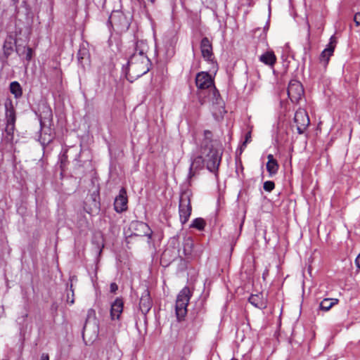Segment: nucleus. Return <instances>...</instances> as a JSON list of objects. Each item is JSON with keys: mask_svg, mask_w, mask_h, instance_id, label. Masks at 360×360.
<instances>
[{"mask_svg": "<svg viewBox=\"0 0 360 360\" xmlns=\"http://www.w3.org/2000/svg\"><path fill=\"white\" fill-rule=\"evenodd\" d=\"M133 51L127 65L122 68L127 79L130 82L146 74L150 67V61L147 56L148 46L146 41H137Z\"/></svg>", "mask_w": 360, "mask_h": 360, "instance_id": "1", "label": "nucleus"}, {"mask_svg": "<svg viewBox=\"0 0 360 360\" xmlns=\"http://www.w3.org/2000/svg\"><path fill=\"white\" fill-rule=\"evenodd\" d=\"M201 154L207 169L211 172L217 173L221 160V150L207 143L202 148Z\"/></svg>", "mask_w": 360, "mask_h": 360, "instance_id": "2", "label": "nucleus"}, {"mask_svg": "<svg viewBox=\"0 0 360 360\" xmlns=\"http://www.w3.org/2000/svg\"><path fill=\"white\" fill-rule=\"evenodd\" d=\"M192 196L193 193L190 188L181 187L179 214L180 221L182 224H185L188 221L191 214L192 206L191 200Z\"/></svg>", "mask_w": 360, "mask_h": 360, "instance_id": "3", "label": "nucleus"}, {"mask_svg": "<svg viewBox=\"0 0 360 360\" xmlns=\"http://www.w3.org/2000/svg\"><path fill=\"white\" fill-rule=\"evenodd\" d=\"M191 296V291L187 287L184 288L177 295L175 304V312L179 321L183 320L187 314V307Z\"/></svg>", "mask_w": 360, "mask_h": 360, "instance_id": "4", "label": "nucleus"}, {"mask_svg": "<svg viewBox=\"0 0 360 360\" xmlns=\"http://www.w3.org/2000/svg\"><path fill=\"white\" fill-rule=\"evenodd\" d=\"M200 46L202 58L212 65V69L216 72L218 69V65L213 56L211 41L207 37H205L201 39Z\"/></svg>", "mask_w": 360, "mask_h": 360, "instance_id": "5", "label": "nucleus"}, {"mask_svg": "<svg viewBox=\"0 0 360 360\" xmlns=\"http://www.w3.org/2000/svg\"><path fill=\"white\" fill-rule=\"evenodd\" d=\"M287 92L289 98L292 103H298L304 95V89L298 80L292 79L289 82Z\"/></svg>", "mask_w": 360, "mask_h": 360, "instance_id": "6", "label": "nucleus"}, {"mask_svg": "<svg viewBox=\"0 0 360 360\" xmlns=\"http://www.w3.org/2000/svg\"><path fill=\"white\" fill-rule=\"evenodd\" d=\"M294 121L296 124L297 132L300 134L304 133L310 123L307 112L301 108L295 112Z\"/></svg>", "mask_w": 360, "mask_h": 360, "instance_id": "7", "label": "nucleus"}, {"mask_svg": "<svg viewBox=\"0 0 360 360\" xmlns=\"http://www.w3.org/2000/svg\"><path fill=\"white\" fill-rule=\"evenodd\" d=\"M6 126L5 131L7 135L12 136L15 130V123L16 121V115L14 108L12 105L6 106Z\"/></svg>", "mask_w": 360, "mask_h": 360, "instance_id": "8", "label": "nucleus"}, {"mask_svg": "<svg viewBox=\"0 0 360 360\" xmlns=\"http://www.w3.org/2000/svg\"><path fill=\"white\" fill-rule=\"evenodd\" d=\"M128 198L127 191L124 188L120 190L119 195L115 198L114 209L116 212L122 213L127 210Z\"/></svg>", "mask_w": 360, "mask_h": 360, "instance_id": "9", "label": "nucleus"}, {"mask_svg": "<svg viewBox=\"0 0 360 360\" xmlns=\"http://www.w3.org/2000/svg\"><path fill=\"white\" fill-rule=\"evenodd\" d=\"M195 84L198 89H208L214 86V79L208 72H200L195 77Z\"/></svg>", "mask_w": 360, "mask_h": 360, "instance_id": "10", "label": "nucleus"}, {"mask_svg": "<svg viewBox=\"0 0 360 360\" xmlns=\"http://www.w3.org/2000/svg\"><path fill=\"white\" fill-rule=\"evenodd\" d=\"M337 44V39L334 36H331L330 41L327 45L326 48L321 52L319 60L324 66L328 63L330 57L333 55L335 47Z\"/></svg>", "mask_w": 360, "mask_h": 360, "instance_id": "11", "label": "nucleus"}, {"mask_svg": "<svg viewBox=\"0 0 360 360\" xmlns=\"http://www.w3.org/2000/svg\"><path fill=\"white\" fill-rule=\"evenodd\" d=\"M124 302L122 298L117 297L110 306V318L112 320L120 319L123 311Z\"/></svg>", "mask_w": 360, "mask_h": 360, "instance_id": "12", "label": "nucleus"}, {"mask_svg": "<svg viewBox=\"0 0 360 360\" xmlns=\"http://www.w3.org/2000/svg\"><path fill=\"white\" fill-rule=\"evenodd\" d=\"M152 307V301L150 299V293L148 290H145L142 293L140 302L139 309L141 313L146 316Z\"/></svg>", "mask_w": 360, "mask_h": 360, "instance_id": "13", "label": "nucleus"}, {"mask_svg": "<svg viewBox=\"0 0 360 360\" xmlns=\"http://www.w3.org/2000/svg\"><path fill=\"white\" fill-rule=\"evenodd\" d=\"M267 163H266V170L269 172L270 176H273L276 174L278 170L279 165L276 159H274V155L272 154H269L267 155Z\"/></svg>", "mask_w": 360, "mask_h": 360, "instance_id": "14", "label": "nucleus"}, {"mask_svg": "<svg viewBox=\"0 0 360 360\" xmlns=\"http://www.w3.org/2000/svg\"><path fill=\"white\" fill-rule=\"evenodd\" d=\"M259 61L268 66L273 67L276 62V56L273 51H266L259 56Z\"/></svg>", "mask_w": 360, "mask_h": 360, "instance_id": "15", "label": "nucleus"}, {"mask_svg": "<svg viewBox=\"0 0 360 360\" xmlns=\"http://www.w3.org/2000/svg\"><path fill=\"white\" fill-rule=\"evenodd\" d=\"M131 226L136 229H140L143 231L144 236H147L148 239H151L153 231L150 230L149 226L142 221H134L131 223Z\"/></svg>", "mask_w": 360, "mask_h": 360, "instance_id": "16", "label": "nucleus"}, {"mask_svg": "<svg viewBox=\"0 0 360 360\" xmlns=\"http://www.w3.org/2000/svg\"><path fill=\"white\" fill-rule=\"evenodd\" d=\"M116 18H117L120 20V24L117 25L118 28H120L121 30H127L129 28V24L127 20V18L124 16V15L121 13H118L117 15H112L109 18V22H114Z\"/></svg>", "mask_w": 360, "mask_h": 360, "instance_id": "17", "label": "nucleus"}, {"mask_svg": "<svg viewBox=\"0 0 360 360\" xmlns=\"http://www.w3.org/2000/svg\"><path fill=\"white\" fill-rule=\"evenodd\" d=\"M249 302L259 309L266 308V302L261 295H251L248 299Z\"/></svg>", "mask_w": 360, "mask_h": 360, "instance_id": "18", "label": "nucleus"}, {"mask_svg": "<svg viewBox=\"0 0 360 360\" xmlns=\"http://www.w3.org/2000/svg\"><path fill=\"white\" fill-rule=\"evenodd\" d=\"M338 302V299L325 298L321 302L319 307L321 310L327 311L334 305L337 304Z\"/></svg>", "mask_w": 360, "mask_h": 360, "instance_id": "19", "label": "nucleus"}, {"mask_svg": "<svg viewBox=\"0 0 360 360\" xmlns=\"http://www.w3.org/2000/svg\"><path fill=\"white\" fill-rule=\"evenodd\" d=\"M10 91L15 98H19L22 95V89L19 82L15 81L10 84Z\"/></svg>", "mask_w": 360, "mask_h": 360, "instance_id": "20", "label": "nucleus"}, {"mask_svg": "<svg viewBox=\"0 0 360 360\" xmlns=\"http://www.w3.org/2000/svg\"><path fill=\"white\" fill-rule=\"evenodd\" d=\"M206 226V221L201 217L194 219L191 225L190 228L195 229L198 231H203Z\"/></svg>", "mask_w": 360, "mask_h": 360, "instance_id": "21", "label": "nucleus"}, {"mask_svg": "<svg viewBox=\"0 0 360 360\" xmlns=\"http://www.w3.org/2000/svg\"><path fill=\"white\" fill-rule=\"evenodd\" d=\"M205 164V161L202 154L199 156L196 157L191 162V169H194L195 170H199L202 168L203 165Z\"/></svg>", "mask_w": 360, "mask_h": 360, "instance_id": "22", "label": "nucleus"}, {"mask_svg": "<svg viewBox=\"0 0 360 360\" xmlns=\"http://www.w3.org/2000/svg\"><path fill=\"white\" fill-rule=\"evenodd\" d=\"M4 53L8 58L13 51V43L11 39L6 40L3 46Z\"/></svg>", "mask_w": 360, "mask_h": 360, "instance_id": "23", "label": "nucleus"}, {"mask_svg": "<svg viewBox=\"0 0 360 360\" xmlns=\"http://www.w3.org/2000/svg\"><path fill=\"white\" fill-rule=\"evenodd\" d=\"M196 172L197 170H195L194 169H191V167L190 166L189 167V172H188V176H187V186H185V188H188L191 186V180L192 179L193 176H194L196 174ZM183 188H184V186H182Z\"/></svg>", "mask_w": 360, "mask_h": 360, "instance_id": "24", "label": "nucleus"}, {"mask_svg": "<svg viewBox=\"0 0 360 360\" xmlns=\"http://www.w3.org/2000/svg\"><path fill=\"white\" fill-rule=\"evenodd\" d=\"M263 188L266 191L271 192L275 188V184L271 181H266L264 183Z\"/></svg>", "mask_w": 360, "mask_h": 360, "instance_id": "25", "label": "nucleus"}, {"mask_svg": "<svg viewBox=\"0 0 360 360\" xmlns=\"http://www.w3.org/2000/svg\"><path fill=\"white\" fill-rule=\"evenodd\" d=\"M251 138V130H250L246 133L245 136V140L243 142L242 146L246 147L247 144L252 141Z\"/></svg>", "mask_w": 360, "mask_h": 360, "instance_id": "26", "label": "nucleus"}, {"mask_svg": "<svg viewBox=\"0 0 360 360\" xmlns=\"http://www.w3.org/2000/svg\"><path fill=\"white\" fill-rule=\"evenodd\" d=\"M25 49L26 53H25V59L27 61H30L32 58V49L30 47H24Z\"/></svg>", "mask_w": 360, "mask_h": 360, "instance_id": "27", "label": "nucleus"}, {"mask_svg": "<svg viewBox=\"0 0 360 360\" xmlns=\"http://www.w3.org/2000/svg\"><path fill=\"white\" fill-rule=\"evenodd\" d=\"M204 136L206 140H207L208 142H211L212 134L209 130H205L204 131Z\"/></svg>", "mask_w": 360, "mask_h": 360, "instance_id": "28", "label": "nucleus"}, {"mask_svg": "<svg viewBox=\"0 0 360 360\" xmlns=\"http://www.w3.org/2000/svg\"><path fill=\"white\" fill-rule=\"evenodd\" d=\"M70 290L72 291V297H68L67 302L70 304H73L75 303V299H74V290L72 289V284L70 285Z\"/></svg>", "mask_w": 360, "mask_h": 360, "instance_id": "29", "label": "nucleus"}, {"mask_svg": "<svg viewBox=\"0 0 360 360\" xmlns=\"http://www.w3.org/2000/svg\"><path fill=\"white\" fill-rule=\"evenodd\" d=\"M354 21L356 26H360V12H358L354 15Z\"/></svg>", "mask_w": 360, "mask_h": 360, "instance_id": "30", "label": "nucleus"}, {"mask_svg": "<svg viewBox=\"0 0 360 360\" xmlns=\"http://www.w3.org/2000/svg\"><path fill=\"white\" fill-rule=\"evenodd\" d=\"M118 289V286L115 283H111L110 285V290L111 292L115 293Z\"/></svg>", "mask_w": 360, "mask_h": 360, "instance_id": "31", "label": "nucleus"}, {"mask_svg": "<svg viewBox=\"0 0 360 360\" xmlns=\"http://www.w3.org/2000/svg\"><path fill=\"white\" fill-rule=\"evenodd\" d=\"M40 360H49V356L46 353H43L41 355Z\"/></svg>", "mask_w": 360, "mask_h": 360, "instance_id": "32", "label": "nucleus"}, {"mask_svg": "<svg viewBox=\"0 0 360 360\" xmlns=\"http://www.w3.org/2000/svg\"><path fill=\"white\" fill-rule=\"evenodd\" d=\"M355 262L358 268L360 269V254L356 257Z\"/></svg>", "mask_w": 360, "mask_h": 360, "instance_id": "33", "label": "nucleus"}, {"mask_svg": "<svg viewBox=\"0 0 360 360\" xmlns=\"http://www.w3.org/2000/svg\"><path fill=\"white\" fill-rule=\"evenodd\" d=\"M95 315V311L93 309H89L88 310V318H89L91 316Z\"/></svg>", "mask_w": 360, "mask_h": 360, "instance_id": "34", "label": "nucleus"}, {"mask_svg": "<svg viewBox=\"0 0 360 360\" xmlns=\"http://www.w3.org/2000/svg\"><path fill=\"white\" fill-rule=\"evenodd\" d=\"M86 323H85V325L84 326V328H83V330H82V338H83V340H85V333H86Z\"/></svg>", "mask_w": 360, "mask_h": 360, "instance_id": "35", "label": "nucleus"}, {"mask_svg": "<svg viewBox=\"0 0 360 360\" xmlns=\"http://www.w3.org/2000/svg\"><path fill=\"white\" fill-rule=\"evenodd\" d=\"M231 360H238L237 359L232 358Z\"/></svg>", "mask_w": 360, "mask_h": 360, "instance_id": "36", "label": "nucleus"}]
</instances>
